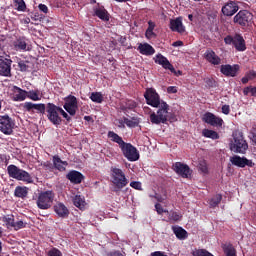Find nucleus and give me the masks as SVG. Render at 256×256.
Wrapping results in <instances>:
<instances>
[{
  "label": "nucleus",
  "mask_w": 256,
  "mask_h": 256,
  "mask_svg": "<svg viewBox=\"0 0 256 256\" xmlns=\"http://www.w3.org/2000/svg\"><path fill=\"white\" fill-rule=\"evenodd\" d=\"M146 103L154 108H158L157 113L152 112L150 115V121L152 124H166L168 122L169 105L166 101L160 99L155 88H147L144 93Z\"/></svg>",
  "instance_id": "obj_1"
},
{
  "label": "nucleus",
  "mask_w": 256,
  "mask_h": 256,
  "mask_svg": "<svg viewBox=\"0 0 256 256\" xmlns=\"http://www.w3.org/2000/svg\"><path fill=\"white\" fill-rule=\"evenodd\" d=\"M111 182L115 186L113 192L120 193L121 189L129 184L126 174L121 168L111 167L110 169Z\"/></svg>",
  "instance_id": "obj_2"
},
{
  "label": "nucleus",
  "mask_w": 256,
  "mask_h": 256,
  "mask_svg": "<svg viewBox=\"0 0 256 256\" xmlns=\"http://www.w3.org/2000/svg\"><path fill=\"white\" fill-rule=\"evenodd\" d=\"M248 149L249 145L245 140L243 132L240 130L233 132V141L230 143V150L236 153L245 154Z\"/></svg>",
  "instance_id": "obj_3"
},
{
  "label": "nucleus",
  "mask_w": 256,
  "mask_h": 256,
  "mask_svg": "<svg viewBox=\"0 0 256 256\" xmlns=\"http://www.w3.org/2000/svg\"><path fill=\"white\" fill-rule=\"evenodd\" d=\"M55 193L52 190L41 191L36 197V206L41 210H48L53 207Z\"/></svg>",
  "instance_id": "obj_4"
},
{
  "label": "nucleus",
  "mask_w": 256,
  "mask_h": 256,
  "mask_svg": "<svg viewBox=\"0 0 256 256\" xmlns=\"http://www.w3.org/2000/svg\"><path fill=\"white\" fill-rule=\"evenodd\" d=\"M7 173L9 177L17 181H22L27 184L33 183V177L28 172H26V170L21 169L14 164H11L7 167Z\"/></svg>",
  "instance_id": "obj_5"
},
{
  "label": "nucleus",
  "mask_w": 256,
  "mask_h": 256,
  "mask_svg": "<svg viewBox=\"0 0 256 256\" xmlns=\"http://www.w3.org/2000/svg\"><path fill=\"white\" fill-rule=\"evenodd\" d=\"M61 107L56 106L53 102H48L46 104V117L48 121L53 125H61L63 120L60 116Z\"/></svg>",
  "instance_id": "obj_6"
},
{
  "label": "nucleus",
  "mask_w": 256,
  "mask_h": 256,
  "mask_svg": "<svg viewBox=\"0 0 256 256\" xmlns=\"http://www.w3.org/2000/svg\"><path fill=\"white\" fill-rule=\"evenodd\" d=\"M224 43L226 45L233 46L237 51H245L247 49L246 47V41L241 36V34H235V35H228L224 38Z\"/></svg>",
  "instance_id": "obj_7"
},
{
  "label": "nucleus",
  "mask_w": 256,
  "mask_h": 256,
  "mask_svg": "<svg viewBox=\"0 0 256 256\" xmlns=\"http://www.w3.org/2000/svg\"><path fill=\"white\" fill-rule=\"evenodd\" d=\"M120 150L124 157L130 162H136L140 158V154L137 151V147H135L131 143L124 142L123 145L120 147Z\"/></svg>",
  "instance_id": "obj_8"
},
{
  "label": "nucleus",
  "mask_w": 256,
  "mask_h": 256,
  "mask_svg": "<svg viewBox=\"0 0 256 256\" xmlns=\"http://www.w3.org/2000/svg\"><path fill=\"white\" fill-rule=\"evenodd\" d=\"M233 22L241 27H249L253 23V15L249 10H240L234 17Z\"/></svg>",
  "instance_id": "obj_9"
},
{
  "label": "nucleus",
  "mask_w": 256,
  "mask_h": 256,
  "mask_svg": "<svg viewBox=\"0 0 256 256\" xmlns=\"http://www.w3.org/2000/svg\"><path fill=\"white\" fill-rule=\"evenodd\" d=\"M15 127V121L8 116V114H4V116H0V131L6 136H10L13 134V129Z\"/></svg>",
  "instance_id": "obj_10"
},
{
  "label": "nucleus",
  "mask_w": 256,
  "mask_h": 256,
  "mask_svg": "<svg viewBox=\"0 0 256 256\" xmlns=\"http://www.w3.org/2000/svg\"><path fill=\"white\" fill-rule=\"evenodd\" d=\"M154 62L157 63V65L162 66L163 69L169 70L170 72H172L173 75H176L177 77H179V75H182V72L181 71H176L173 64H171L169 62V59L166 58V56H164L163 54H160V53L157 54L155 56Z\"/></svg>",
  "instance_id": "obj_11"
},
{
  "label": "nucleus",
  "mask_w": 256,
  "mask_h": 256,
  "mask_svg": "<svg viewBox=\"0 0 256 256\" xmlns=\"http://www.w3.org/2000/svg\"><path fill=\"white\" fill-rule=\"evenodd\" d=\"M202 121L205 124L210 125L215 128H221L222 125L224 124V120L221 117L216 116V114H214L212 112H205L202 117Z\"/></svg>",
  "instance_id": "obj_12"
},
{
  "label": "nucleus",
  "mask_w": 256,
  "mask_h": 256,
  "mask_svg": "<svg viewBox=\"0 0 256 256\" xmlns=\"http://www.w3.org/2000/svg\"><path fill=\"white\" fill-rule=\"evenodd\" d=\"M63 107L70 116H75L76 112L79 109L77 98L73 95H68L65 98V104L63 105Z\"/></svg>",
  "instance_id": "obj_13"
},
{
  "label": "nucleus",
  "mask_w": 256,
  "mask_h": 256,
  "mask_svg": "<svg viewBox=\"0 0 256 256\" xmlns=\"http://www.w3.org/2000/svg\"><path fill=\"white\" fill-rule=\"evenodd\" d=\"M23 108L26 112L31 114H40L44 116L45 112H47V106L45 104H33L32 101H26Z\"/></svg>",
  "instance_id": "obj_14"
},
{
  "label": "nucleus",
  "mask_w": 256,
  "mask_h": 256,
  "mask_svg": "<svg viewBox=\"0 0 256 256\" xmlns=\"http://www.w3.org/2000/svg\"><path fill=\"white\" fill-rule=\"evenodd\" d=\"M230 162L235 165V167L237 168H246V167H249V168H253L255 163L252 162V160H248L247 157H241L239 155H234L232 157H230Z\"/></svg>",
  "instance_id": "obj_15"
},
{
  "label": "nucleus",
  "mask_w": 256,
  "mask_h": 256,
  "mask_svg": "<svg viewBox=\"0 0 256 256\" xmlns=\"http://www.w3.org/2000/svg\"><path fill=\"white\" fill-rule=\"evenodd\" d=\"M172 170L182 176L183 179H188V177L191 175L192 171L189 168V165L183 164L181 162H176L172 165Z\"/></svg>",
  "instance_id": "obj_16"
},
{
  "label": "nucleus",
  "mask_w": 256,
  "mask_h": 256,
  "mask_svg": "<svg viewBox=\"0 0 256 256\" xmlns=\"http://www.w3.org/2000/svg\"><path fill=\"white\" fill-rule=\"evenodd\" d=\"M12 60L6 56H0V75L1 77H11Z\"/></svg>",
  "instance_id": "obj_17"
},
{
  "label": "nucleus",
  "mask_w": 256,
  "mask_h": 256,
  "mask_svg": "<svg viewBox=\"0 0 256 256\" xmlns=\"http://www.w3.org/2000/svg\"><path fill=\"white\" fill-rule=\"evenodd\" d=\"M240 70V65L235 64V65H230V64H225L221 65V73L225 75V77H236L238 71Z\"/></svg>",
  "instance_id": "obj_18"
},
{
  "label": "nucleus",
  "mask_w": 256,
  "mask_h": 256,
  "mask_svg": "<svg viewBox=\"0 0 256 256\" xmlns=\"http://www.w3.org/2000/svg\"><path fill=\"white\" fill-rule=\"evenodd\" d=\"M66 177L74 185L81 184L85 180V176L78 170H70Z\"/></svg>",
  "instance_id": "obj_19"
},
{
  "label": "nucleus",
  "mask_w": 256,
  "mask_h": 256,
  "mask_svg": "<svg viewBox=\"0 0 256 256\" xmlns=\"http://www.w3.org/2000/svg\"><path fill=\"white\" fill-rule=\"evenodd\" d=\"M239 11V5L233 1H229L222 7L224 16H233Z\"/></svg>",
  "instance_id": "obj_20"
},
{
  "label": "nucleus",
  "mask_w": 256,
  "mask_h": 256,
  "mask_svg": "<svg viewBox=\"0 0 256 256\" xmlns=\"http://www.w3.org/2000/svg\"><path fill=\"white\" fill-rule=\"evenodd\" d=\"M13 48L16 51H27L28 49V39L26 37L20 36L12 43Z\"/></svg>",
  "instance_id": "obj_21"
},
{
  "label": "nucleus",
  "mask_w": 256,
  "mask_h": 256,
  "mask_svg": "<svg viewBox=\"0 0 256 256\" xmlns=\"http://www.w3.org/2000/svg\"><path fill=\"white\" fill-rule=\"evenodd\" d=\"M13 101L15 102H23L27 99V90H24L18 86H13Z\"/></svg>",
  "instance_id": "obj_22"
},
{
  "label": "nucleus",
  "mask_w": 256,
  "mask_h": 256,
  "mask_svg": "<svg viewBox=\"0 0 256 256\" xmlns=\"http://www.w3.org/2000/svg\"><path fill=\"white\" fill-rule=\"evenodd\" d=\"M204 58L210 62L211 65H214V66H219L221 65V58L219 55H217L215 53V51L209 49V50H206V52L204 53Z\"/></svg>",
  "instance_id": "obj_23"
},
{
  "label": "nucleus",
  "mask_w": 256,
  "mask_h": 256,
  "mask_svg": "<svg viewBox=\"0 0 256 256\" xmlns=\"http://www.w3.org/2000/svg\"><path fill=\"white\" fill-rule=\"evenodd\" d=\"M137 50L144 56H153L156 53V50L147 42L139 43Z\"/></svg>",
  "instance_id": "obj_24"
},
{
  "label": "nucleus",
  "mask_w": 256,
  "mask_h": 256,
  "mask_svg": "<svg viewBox=\"0 0 256 256\" xmlns=\"http://www.w3.org/2000/svg\"><path fill=\"white\" fill-rule=\"evenodd\" d=\"M54 211L60 218H67L70 215L69 209L62 202H58L54 205Z\"/></svg>",
  "instance_id": "obj_25"
},
{
  "label": "nucleus",
  "mask_w": 256,
  "mask_h": 256,
  "mask_svg": "<svg viewBox=\"0 0 256 256\" xmlns=\"http://www.w3.org/2000/svg\"><path fill=\"white\" fill-rule=\"evenodd\" d=\"M170 28L172 32L184 33L186 31L182 23V18L178 17L170 21Z\"/></svg>",
  "instance_id": "obj_26"
},
{
  "label": "nucleus",
  "mask_w": 256,
  "mask_h": 256,
  "mask_svg": "<svg viewBox=\"0 0 256 256\" xmlns=\"http://www.w3.org/2000/svg\"><path fill=\"white\" fill-rule=\"evenodd\" d=\"M119 123H120L119 127L125 128V124H126V126L129 128H137L140 123V120L137 117H133L131 119L123 117V120H120Z\"/></svg>",
  "instance_id": "obj_27"
},
{
  "label": "nucleus",
  "mask_w": 256,
  "mask_h": 256,
  "mask_svg": "<svg viewBox=\"0 0 256 256\" xmlns=\"http://www.w3.org/2000/svg\"><path fill=\"white\" fill-rule=\"evenodd\" d=\"M68 163L66 161H62L59 155L53 156V166L56 170L59 172H64L66 171Z\"/></svg>",
  "instance_id": "obj_28"
},
{
  "label": "nucleus",
  "mask_w": 256,
  "mask_h": 256,
  "mask_svg": "<svg viewBox=\"0 0 256 256\" xmlns=\"http://www.w3.org/2000/svg\"><path fill=\"white\" fill-rule=\"evenodd\" d=\"M26 97L34 102L41 101L43 98V93L39 89H32L26 92Z\"/></svg>",
  "instance_id": "obj_29"
},
{
  "label": "nucleus",
  "mask_w": 256,
  "mask_h": 256,
  "mask_svg": "<svg viewBox=\"0 0 256 256\" xmlns=\"http://www.w3.org/2000/svg\"><path fill=\"white\" fill-rule=\"evenodd\" d=\"M172 231L179 240H186L188 238V232L181 226H172Z\"/></svg>",
  "instance_id": "obj_30"
},
{
  "label": "nucleus",
  "mask_w": 256,
  "mask_h": 256,
  "mask_svg": "<svg viewBox=\"0 0 256 256\" xmlns=\"http://www.w3.org/2000/svg\"><path fill=\"white\" fill-rule=\"evenodd\" d=\"M94 13L97 17H99L101 21H110V14L107 12V9H105V7L96 8Z\"/></svg>",
  "instance_id": "obj_31"
},
{
  "label": "nucleus",
  "mask_w": 256,
  "mask_h": 256,
  "mask_svg": "<svg viewBox=\"0 0 256 256\" xmlns=\"http://www.w3.org/2000/svg\"><path fill=\"white\" fill-rule=\"evenodd\" d=\"M29 195V188L26 186H16L14 196L16 198L25 199Z\"/></svg>",
  "instance_id": "obj_32"
},
{
  "label": "nucleus",
  "mask_w": 256,
  "mask_h": 256,
  "mask_svg": "<svg viewBox=\"0 0 256 256\" xmlns=\"http://www.w3.org/2000/svg\"><path fill=\"white\" fill-rule=\"evenodd\" d=\"M73 204L75 207L79 208L80 210L85 209V197L81 196L80 194H76L73 198Z\"/></svg>",
  "instance_id": "obj_33"
},
{
  "label": "nucleus",
  "mask_w": 256,
  "mask_h": 256,
  "mask_svg": "<svg viewBox=\"0 0 256 256\" xmlns=\"http://www.w3.org/2000/svg\"><path fill=\"white\" fill-rule=\"evenodd\" d=\"M225 256H237V250L231 243H226L222 247Z\"/></svg>",
  "instance_id": "obj_34"
},
{
  "label": "nucleus",
  "mask_w": 256,
  "mask_h": 256,
  "mask_svg": "<svg viewBox=\"0 0 256 256\" xmlns=\"http://www.w3.org/2000/svg\"><path fill=\"white\" fill-rule=\"evenodd\" d=\"M202 135L205 137V138H209V139H212V140H217V139H220V134L214 130H210V129H204L202 131Z\"/></svg>",
  "instance_id": "obj_35"
},
{
  "label": "nucleus",
  "mask_w": 256,
  "mask_h": 256,
  "mask_svg": "<svg viewBox=\"0 0 256 256\" xmlns=\"http://www.w3.org/2000/svg\"><path fill=\"white\" fill-rule=\"evenodd\" d=\"M137 107V102L135 100H126L122 102L120 108L122 111L132 110Z\"/></svg>",
  "instance_id": "obj_36"
},
{
  "label": "nucleus",
  "mask_w": 256,
  "mask_h": 256,
  "mask_svg": "<svg viewBox=\"0 0 256 256\" xmlns=\"http://www.w3.org/2000/svg\"><path fill=\"white\" fill-rule=\"evenodd\" d=\"M108 137L111 139V141L118 143L120 148L123 145V143L125 142L123 140V138L120 135H118L117 133H115L114 131H109Z\"/></svg>",
  "instance_id": "obj_37"
},
{
  "label": "nucleus",
  "mask_w": 256,
  "mask_h": 256,
  "mask_svg": "<svg viewBox=\"0 0 256 256\" xmlns=\"http://www.w3.org/2000/svg\"><path fill=\"white\" fill-rule=\"evenodd\" d=\"M89 99L97 104H101L104 102V96L101 92H93L90 94Z\"/></svg>",
  "instance_id": "obj_38"
},
{
  "label": "nucleus",
  "mask_w": 256,
  "mask_h": 256,
  "mask_svg": "<svg viewBox=\"0 0 256 256\" xmlns=\"http://www.w3.org/2000/svg\"><path fill=\"white\" fill-rule=\"evenodd\" d=\"M18 67L21 72H29L31 69V62L27 60H19Z\"/></svg>",
  "instance_id": "obj_39"
},
{
  "label": "nucleus",
  "mask_w": 256,
  "mask_h": 256,
  "mask_svg": "<svg viewBox=\"0 0 256 256\" xmlns=\"http://www.w3.org/2000/svg\"><path fill=\"white\" fill-rule=\"evenodd\" d=\"M2 221L4 223H6L7 227L14 228V226H15V219H14V215L13 214L4 215Z\"/></svg>",
  "instance_id": "obj_40"
},
{
  "label": "nucleus",
  "mask_w": 256,
  "mask_h": 256,
  "mask_svg": "<svg viewBox=\"0 0 256 256\" xmlns=\"http://www.w3.org/2000/svg\"><path fill=\"white\" fill-rule=\"evenodd\" d=\"M222 196L221 194H216L213 198L209 200V205L211 208H216L221 204Z\"/></svg>",
  "instance_id": "obj_41"
},
{
  "label": "nucleus",
  "mask_w": 256,
  "mask_h": 256,
  "mask_svg": "<svg viewBox=\"0 0 256 256\" xmlns=\"http://www.w3.org/2000/svg\"><path fill=\"white\" fill-rule=\"evenodd\" d=\"M192 254L193 256H214L206 249H195Z\"/></svg>",
  "instance_id": "obj_42"
},
{
  "label": "nucleus",
  "mask_w": 256,
  "mask_h": 256,
  "mask_svg": "<svg viewBox=\"0 0 256 256\" xmlns=\"http://www.w3.org/2000/svg\"><path fill=\"white\" fill-rule=\"evenodd\" d=\"M168 218L173 222H178L182 218V215L179 212L171 211Z\"/></svg>",
  "instance_id": "obj_43"
},
{
  "label": "nucleus",
  "mask_w": 256,
  "mask_h": 256,
  "mask_svg": "<svg viewBox=\"0 0 256 256\" xmlns=\"http://www.w3.org/2000/svg\"><path fill=\"white\" fill-rule=\"evenodd\" d=\"M15 3L17 4V11L24 12L27 9L24 0H15Z\"/></svg>",
  "instance_id": "obj_44"
},
{
  "label": "nucleus",
  "mask_w": 256,
  "mask_h": 256,
  "mask_svg": "<svg viewBox=\"0 0 256 256\" xmlns=\"http://www.w3.org/2000/svg\"><path fill=\"white\" fill-rule=\"evenodd\" d=\"M48 256H63V253L58 248H52L47 253Z\"/></svg>",
  "instance_id": "obj_45"
},
{
  "label": "nucleus",
  "mask_w": 256,
  "mask_h": 256,
  "mask_svg": "<svg viewBox=\"0 0 256 256\" xmlns=\"http://www.w3.org/2000/svg\"><path fill=\"white\" fill-rule=\"evenodd\" d=\"M26 226H27L26 222L17 221V222L14 223V227L13 228H14L15 231H19L21 229L26 228Z\"/></svg>",
  "instance_id": "obj_46"
},
{
  "label": "nucleus",
  "mask_w": 256,
  "mask_h": 256,
  "mask_svg": "<svg viewBox=\"0 0 256 256\" xmlns=\"http://www.w3.org/2000/svg\"><path fill=\"white\" fill-rule=\"evenodd\" d=\"M204 83L206 84V87H208V88L216 87V81L213 80V78H205Z\"/></svg>",
  "instance_id": "obj_47"
},
{
  "label": "nucleus",
  "mask_w": 256,
  "mask_h": 256,
  "mask_svg": "<svg viewBox=\"0 0 256 256\" xmlns=\"http://www.w3.org/2000/svg\"><path fill=\"white\" fill-rule=\"evenodd\" d=\"M155 210L158 215H162L163 213L169 214V210H164L162 207V204H160V203L155 204Z\"/></svg>",
  "instance_id": "obj_48"
},
{
  "label": "nucleus",
  "mask_w": 256,
  "mask_h": 256,
  "mask_svg": "<svg viewBox=\"0 0 256 256\" xmlns=\"http://www.w3.org/2000/svg\"><path fill=\"white\" fill-rule=\"evenodd\" d=\"M130 187L136 189L137 191H143L142 183L140 181H131Z\"/></svg>",
  "instance_id": "obj_49"
},
{
  "label": "nucleus",
  "mask_w": 256,
  "mask_h": 256,
  "mask_svg": "<svg viewBox=\"0 0 256 256\" xmlns=\"http://www.w3.org/2000/svg\"><path fill=\"white\" fill-rule=\"evenodd\" d=\"M60 115H62V117L65 118L68 123L72 122V117H70L69 114L64 111L62 107H60Z\"/></svg>",
  "instance_id": "obj_50"
},
{
  "label": "nucleus",
  "mask_w": 256,
  "mask_h": 256,
  "mask_svg": "<svg viewBox=\"0 0 256 256\" xmlns=\"http://www.w3.org/2000/svg\"><path fill=\"white\" fill-rule=\"evenodd\" d=\"M33 21H42L44 19L43 14L35 13L31 15Z\"/></svg>",
  "instance_id": "obj_51"
},
{
  "label": "nucleus",
  "mask_w": 256,
  "mask_h": 256,
  "mask_svg": "<svg viewBox=\"0 0 256 256\" xmlns=\"http://www.w3.org/2000/svg\"><path fill=\"white\" fill-rule=\"evenodd\" d=\"M246 76H247L249 81H253L254 79H256V72L251 70V71L246 73Z\"/></svg>",
  "instance_id": "obj_52"
},
{
  "label": "nucleus",
  "mask_w": 256,
  "mask_h": 256,
  "mask_svg": "<svg viewBox=\"0 0 256 256\" xmlns=\"http://www.w3.org/2000/svg\"><path fill=\"white\" fill-rule=\"evenodd\" d=\"M222 113L224 115H229L231 113V107L230 105H223L222 106Z\"/></svg>",
  "instance_id": "obj_53"
},
{
  "label": "nucleus",
  "mask_w": 256,
  "mask_h": 256,
  "mask_svg": "<svg viewBox=\"0 0 256 256\" xmlns=\"http://www.w3.org/2000/svg\"><path fill=\"white\" fill-rule=\"evenodd\" d=\"M145 36H146V38L151 39L153 37H156L157 35L155 34V32L153 30L147 29L145 32Z\"/></svg>",
  "instance_id": "obj_54"
},
{
  "label": "nucleus",
  "mask_w": 256,
  "mask_h": 256,
  "mask_svg": "<svg viewBox=\"0 0 256 256\" xmlns=\"http://www.w3.org/2000/svg\"><path fill=\"white\" fill-rule=\"evenodd\" d=\"M167 93H169V94H176V93H178V87H176V86H169L167 88Z\"/></svg>",
  "instance_id": "obj_55"
},
{
  "label": "nucleus",
  "mask_w": 256,
  "mask_h": 256,
  "mask_svg": "<svg viewBox=\"0 0 256 256\" xmlns=\"http://www.w3.org/2000/svg\"><path fill=\"white\" fill-rule=\"evenodd\" d=\"M199 169L203 173H208V166H207V164L205 162L199 164Z\"/></svg>",
  "instance_id": "obj_56"
},
{
  "label": "nucleus",
  "mask_w": 256,
  "mask_h": 256,
  "mask_svg": "<svg viewBox=\"0 0 256 256\" xmlns=\"http://www.w3.org/2000/svg\"><path fill=\"white\" fill-rule=\"evenodd\" d=\"M107 256H125L120 252V250H113L112 252L108 253Z\"/></svg>",
  "instance_id": "obj_57"
},
{
  "label": "nucleus",
  "mask_w": 256,
  "mask_h": 256,
  "mask_svg": "<svg viewBox=\"0 0 256 256\" xmlns=\"http://www.w3.org/2000/svg\"><path fill=\"white\" fill-rule=\"evenodd\" d=\"M38 9H39L40 11H42L43 13H45V14H47L48 11H49L48 7H47L45 4H39V5H38Z\"/></svg>",
  "instance_id": "obj_58"
},
{
  "label": "nucleus",
  "mask_w": 256,
  "mask_h": 256,
  "mask_svg": "<svg viewBox=\"0 0 256 256\" xmlns=\"http://www.w3.org/2000/svg\"><path fill=\"white\" fill-rule=\"evenodd\" d=\"M44 168L46 169V170H53V168H54V164H52V163H50V162H46V163H44Z\"/></svg>",
  "instance_id": "obj_59"
},
{
  "label": "nucleus",
  "mask_w": 256,
  "mask_h": 256,
  "mask_svg": "<svg viewBox=\"0 0 256 256\" xmlns=\"http://www.w3.org/2000/svg\"><path fill=\"white\" fill-rule=\"evenodd\" d=\"M251 88H252V86L245 87L244 90H243V94L245 96H248L249 94H251Z\"/></svg>",
  "instance_id": "obj_60"
},
{
  "label": "nucleus",
  "mask_w": 256,
  "mask_h": 256,
  "mask_svg": "<svg viewBox=\"0 0 256 256\" xmlns=\"http://www.w3.org/2000/svg\"><path fill=\"white\" fill-rule=\"evenodd\" d=\"M252 141L256 144V127H253L251 130Z\"/></svg>",
  "instance_id": "obj_61"
},
{
  "label": "nucleus",
  "mask_w": 256,
  "mask_h": 256,
  "mask_svg": "<svg viewBox=\"0 0 256 256\" xmlns=\"http://www.w3.org/2000/svg\"><path fill=\"white\" fill-rule=\"evenodd\" d=\"M148 24H149V27H148L147 29H148L149 31H154V29H155V27H156L155 22L149 21Z\"/></svg>",
  "instance_id": "obj_62"
},
{
  "label": "nucleus",
  "mask_w": 256,
  "mask_h": 256,
  "mask_svg": "<svg viewBox=\"0 0 256 256\" xmlns=\"http://www.w3.org/2000/svg\"><path fill=\"white\" fill-rule=\"evenodd\" d=\"M150 256H168V255H165V253L163 252H154Z\"/></svg>",
  "instance_id": "obj_63"
},
{
  "label": "nucleus",
  "mask_w": 256,
  "mask_h": 256,
  "mask_svg": "<svg viewBox=\"0 0 256 256\" xmlns=\"http://www.w3.org/2000/svg\"><path fill=\"white\" fill-rule=\"evenodd\" d=\"M251 96L256 97V86H251Z\"/></svg>",
  "instance_id": "obj_64"
}]
</instances>
